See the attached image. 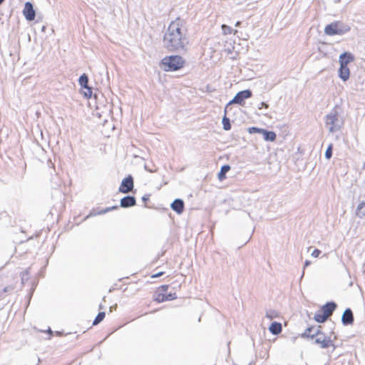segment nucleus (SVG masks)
Returning <instances> with one entry per match:
<instances>
[{"label":"nucleus","instance_id":"f257e3e1","mask_svg":"<svg viewBox=\"0 0 365 365\" xmlns=\"http://www.w3.org/2000/svg\"><path fill=\"white\" fill-rule=\"evenodd\" d=\"M163 41L170 51L182 49L188 43L186 34L182 31V24L179 19L170 24Z\"/></svg>","mask_w":365,"mask_h":365},{"label":"nucleus","instance_id":"f03ea898","mask_svg":"<svg viewBox=\"0 0 365 365\" xmlns=\"http://www.w3.org/2000/svg\"><path fill=\"white\" fill-rule=\"evenodd\" d=\"M185 61L178 55L169 56L163 58L160 62V67L165 71H176L185 66Z\"/></svg>","mask_w":365,"mask_h":365},{"label":"nucleus","instance_id":"7ed1b4c3","mask_svg":"<svg viewBox=\"0 0 365 365\" xmlns=\"http://www.w3.org/2000/svg\"><path fill=\"white\" fill-rule=\"evenodd\" d=\"M336 308V304L334 302H327L316 312L314 319L319 323L326 322L332 315Z\"/></svg>","mask_w":365,"mask_h":365},{"label":"nucleus","instance_id":"20e7f679","mask_svg":"<svg viewBox=\"0 0 365 365\" xmlns=\"http://www.w3.org/2000/svg\"><path fill=\"white\" fill-rule=\"evenodd\" d=\"M168 287L169 286L167 284L161 285L158 287L153 294V299L155 302L160 303L177 299L176 293L168 294Z\"/></svg>","mask_w":365,"mask_h":365},{"label":"nucleus","instance_id":"39448f33","mask_svg":"<svg viewBox=\"0 0 365 365\" xmlns=\"http://www.w3.org/2000/svg\"><path fill=\"white\" fill-rule=\"evenodd\" d=\"M336 336L333 332L326 334L318 331L316 334L315 342L318 344L322 348H329L334 346Z\"/></svg>","mask_w":365,"mask_h":365},{"label":"nucleus","instance_id":"423d86ee","mask_svg":"<svg viewBox=\"0 0 365 365\" xmlns=\"http://www.w3.org/2000/svg\"><path fill=\"white\" fill-rule=\"evenodd\" d=\"M349 30L350 28L341 21H334L324 28L325 34L329 36L342 35Z\"/></svg>","mask_w":365,"mask_h":365},{"label":"nucleus","instance_id":"0eeeda50","mask_svg":"<svg viewBox=\"0 0 365 365\" xmlns=\"http://www.w3.org/2000/svg\"><path fill=\"white\" fill-rule=\"evenodd\" d=\"M252 96V92L250 90H245L238 92L234 98L229 103V105L236 103L244 105V101Z\"/></svg>","mask_w":365,"mask_h":365},{"label":"nucleus","instance_id":"6e6552de","mask_svg":"<svg viewBox=\"0 0 365 365\" xmlns=\"http://www.w3.org/2000/svg\"><path fill=\"white\" fill-rule=\"evenodd\" d=\"M133 179L132 176L129 175L122 180L119 187V192L122 193H128L133 190Z\"/></svg>","mask_w":365,"mask_h":365},{"label":"nucleus","instance_id":"1a4fd4ad","mask_svg":"<svg viewBox=\"0 0 365 365\" xmlns=\"http://www.w3.org/2000/svg\"><path fill=\"white\" fill-rule=\"evenodd\" d=\"M23 14L28 21H32L35 19L36 14L31 3L26 2L25 4Z\"/></svg>","mask_w":365,"mask_h":365},{"label":"nucleus","instance_id":"9d476101","mask_svg":"<svg viewBox=\"0 0 365 365\" xmlns=\"http://www.w3.org/2000/svg\"><path fill=\"white\" fill-rule=\"evenodd\" d=\"M354 61V56L352 53L349 52H344L339 56V64L341 66H348L349 63Z\"/></svg>","mask_w":365,"mask_h":365},{"label":"nucleus","instance_id":"9b49d317","mask_svg":"<svg viewBox=\"0 0 365 365\" xmlns=\"http://www.w3.org/2000/svg\"><path fill=\"white\" fill-rule=\"evenodd\" d=\"M338 120L337 115L329 114L326 116V124L329 126V131L334 132L336 130V123Z\"/></svg>","mask_w":365,"mask_h":365},{"label":"nucleus","instance_id":"f8f14e48","mask_svg":"<svg viewBox=\"0 0 365 365\" xmlns=\"http://www.w3.org/2000/svg\"><path fill=\"white\" fill-rule=\"evenodd\" d=\"M341 322L344 324H351L354 322V316L350 309H346L342 315Z\"/></svg>","mask_w":365,"mask_h":365},{"label":"nucleus","instance_id":"ddd939ff","mask_svg":"<svg viewBox=\"0 0 365 365\" xmlns=\"http://www.w3.org/2000/svg\"><path fill=\"white\" fill-rule=\"evenodd\" d=\"M339 76L344 81H348L350 77V70L349 67L340 65L339 69Z\"/></svg>","mask_w":365,"mask_h":365},{"label":"nucleus","instance_id":"4468645a","mask_svg":"<svg viewBox=\"0 0 365 365\" xmlns=\"http://www.w3.org/2000/svg\"><path fill=\"white\" fill-rule=\"evenodd\" d=\"M135 199L132 196H126L121 199L120 206L123 207H129L135 205Z\"/></svg>","mask_w":365,"mask_h":365},{"label":"nucleus","instance_id":"2eb2a0df","mask_svg":"<svg viewBox=\"0 0 365 365\" xmlns=\"http://www.w3.org/2000/svg\"><path fill=\"white\" fill-rule=\"evenodd\" d=\"M172 209L178 214H181L184 210V202L182 200L176 199L171 204Z\"/></svg>","mask_w":365,"mask_h":365},{"label":"nucleus","instance_id":"dca6fc26","mask_svg":"<svg viewBox=\"0 0 365 365\" xmlns=\"http://www.w3.org/2000/svg\"><path fill=\"white\" fill-rule=\"evenodd\" d=\"M263 135L264 139L266 141L273 142L276 140L277 135L276 133L273 131H268L265 129L262 130V133Z\"/></svg>","mask_w":365,"mask_h":365},{"label":"nucleus","instance_id":"f3484780","mask_svg":"<svg viewBox=\"0 0 365 365\" xmlns=\"http://www.w3.org/2000/svg\"><path fill=\"white\" fill-rule=\"evenodd\" d=\"M270 332L273 334H279L282 331V325L279 322H272L269 328Z\"/></svg>","mask_w":365,"mask_h":365},{"label":"nucleus","instance_id":"a211bd4d","mask_svg":"<svg viewBox=\"0 0 365 365\" xmlns=\"http://www.w3.org/2000/svg\"><path fill=\"white\" fill-rule=\"evenodd\" d=\"M230 170V166L228 165H223L220 173H218V179L222 181L226 178V173Z\"/></svg>","mask_w":365,"mask_h":365},{"label":"nucleus","instance_id":"6ab92c4d","mask_svg":"<svg viewBox=\"0 0 365 365\" xmlns=\"http://www.w3.org/2000/svg\"><path fill=\"white\" fill-rule=\"evenodd\" d=\"M105 317H106V313L104 312H99L98 314V315L96 316V317L95 318V319L93 322V325L96 326V325L98 324L99 323H101L104 319Z\"/></svg>","mask_w":365,"mask_h":365},{"label":"nucleus","instance_id":"aec40b11","mask_svg":"<svg viewBox=\"0 0 365 365\" xmlns=\"http://www.w3.org/2000/svg\"><path fill=\"white\" fill-rule=\"evenodd\" d=\"M88 76L86 74H83L82 76H81V77L79 78V84L81 86V87H83V88L88 87Z\"/></svg>","mask_w":365,"mask_h":365},{"label":"nucleus","instance_id":"412c9836","mask_svg":"<svg viewBox=\"0 0 365 365\" xmlns=\"http://www.w3.org/2000/svg\"><path fill=\"white\" fill-rule=\"evenodd\" d=\"M222 32L225 35L231 34L232 32H234V34H235L237 33V30L233 31V29L231 27H230L227 25H225V24H223L222 26Z\"/></svg>","mask_w":365,"mask_h":365},{"label":"nucleus","instance_id":"4be33fe9","mask_svg":"<svg viewBox=\"0 0 365 365\" xmlns=\"http://www.w3.org/2000/svg\"><path fill=\"white\" fill-rule=\"evenodd\" d=\"M222 124L225 130H228L231 128L230 120L226 116H225L222 119Z\"/></svg>","mask_w":365,"mask_h":365},{"label":"nucleus","instance_id":"5701e85b","mask_svg":"<svg viewBox=\"0 0 365 365\" xmlns=\"http://www.w3.org/2000/svg\"><path fill=\"white\" fill-rule=\"evenodd\" d=\"M85 91H83V94L87 98H90L92 96V90L90 87L83 88Z\"/></svg>","mask_w":365,"mask_h":365},{"label":"nucleus","instance_id":"b1692460","mask_svg":"<svg viewBox=\"0 0 365 365\" xmlns=\"http://www.w3.org/2000/svg\"><path fill=\"white\" fill-rule=\"evenodd\" d=\"M262 130H263L262 128H259L257 127H251V128H248V132L250 134L257 133H262Z\"/></svg>","mask_w":365,"mask_h":365},{"label":"nucleus","instance_id":"393cba45","mask_svg":"<svg viewBox=\"0 0 365 365\" xmlns=\"http://www.w3.org/2000/svg\"><path fill=\"white\" fill-rule=\"evenodd\" d=\"M332 155V145H329V146L327 148L326 152H325V156L327 159L331 158Z\"/></svg>","mask_w":365,"mask_h":365},{"label":"nucleus","instance_id":"a878e982","mask_svg":"<svg viewBox=\"0 0 365 365\" xmlns=\"http://www.w3.org/2000/svg\"><path fill=\"white\" fill-rule=\"evenodd\" d=\"M118 208V206H113V207H108L105 210H101L100 211L98 212V215H103V214H105L110 210H115V209H117Z\"/></svg>","mask_w":365,"mask_h":365},{"label":"nucleus","instance_id":"bb28decb","mask_svg":"<svg viewBox=\"0 0 365 365\" xmlns=\"http://www.w3.org/2000/svg\"><path fill=\"white\" fill-rule=\"evenodd\" d=\"M321 254V251L318 249H315L312 252V256L317 258Z\"/></svg>","mask_w":365,"mask_h":365},{"label":"nucleus","instance_id":"cd10ccee","mask_svg":"<svg viewBox=\"0 0 365 365\" xmlns=\"http://www.w3.org/2000/svg\"><path fill=\"white\" fill-rule=\"evenodd\" d=\"M164 273H165L164 272H157L155 274H151L150 277L151 278H156V277H160V276L163 275Z\"/></svg>","mask_w":365,"mask_h":365},{"label":"nucleus","instance_id":"c85d7f7f","mask_svg":"<svg viewBox=\"0 0 365 365\" xmlns=\"http://www.w3.org/2000/svg\"><path fill=\"white\" fill-rule=\"evenodd\" d=\"M12 289V287H10V286H7V287H5L3 289V291L4 292H9V291H11Z\"/></svg>","mask_w":365,"mask_h":365},{"label":"nucleus","instance_id":"c756f323","mask_svg":"<svg viewBox=\"0 0 365 365\" xmlns=\"http://www.w3.org/2000/svg\"><path fill=\"white\" fill-rule=\"evenodd\" d=\"M310 331H311V329L309 328V329H307L306 334H309Z\"/></svg>","mask_w":365,"mask_h":365},{"label":"nucleus","instance_id":"7c9ffc66","mask_svg":"<svg viewBox=\"0 0 365 365\" xmlns=\"http://www.w3.org/2000/svg\"><path fill=\"white\" fill-rule=\"evenodd\" d=\"M309 264H310V262L309 261L305 262V266H308Z\"/></svg>","mask_w":365,"mask_h":365},{"label":"nucleus","instance_id":"2f4dec72","mask_svg":"<svg viewBox=\"0 0 365 365\" xmlns=\"http://www.w3.org/2000/svg\"><path fill=\"white\" fill-rule=\"evenodd\" d=\"M240 25V21H237L235 24L236 26H239Z\"/></svg>","mask_w":365,"mask_h":365},{"label":"nucleus","instance_id":"473e14b6","mask_svg":"<svg viewBox=\"0 0 365 365\" xmlns=\"http://www.w3.org/2000/svg\"><path fill=\"white\" fill-rule=\"evenodd\" d=\"M262 106H264L265 108H267V105L265 104L264 103H262Z\"/></svg>","mask_w":365,"mask_h":365},{"label":"nucleus","instance_id":"72a5a7b5","mask_svg":"<svg viewBox=\"0 0 365 365\" xmlns=\"http://www.w3.org/2000/svg\"><path fill=\"white\" fill-rule=\"evenodd\" d=\"M4 0H0V4L4 1Z\"/></svg>","mask_w":365,"mask_h":365}]
</instances>
